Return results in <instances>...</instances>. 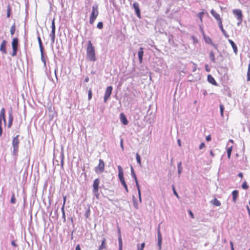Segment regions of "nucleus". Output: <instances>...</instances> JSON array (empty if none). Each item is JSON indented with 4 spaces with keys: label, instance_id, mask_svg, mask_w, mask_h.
Wrapping results in <instances>:
<instances>
[{
    "label": "nucleus",
    "instance_id": "58836bf2",
    "mask_svg": "<svg viewBox=\"0 0 250 250\" xmlns=\"http://www.w3.org/2000/svg\"><path fill=\"white\" fill-rule=\"evenodd\" d=\"M11 8L10 5H8L7 9V17L9 18L11 15Z\"/></svg>",
    "mask_w": 250,
    "mask_h": 250
},
{
    "label": "nucleus",
    "instance_id": "a211bd4d",
    "mask_svg": "<svg viewBox=\"0 0 250 250\" xmlns=\"http://www.w3.org/2000/svg\"><path fill=\"white\" fill-rule=\"evenodd\" d=\"M13 121V117L12 115V112H10L9 113V117H8V127L10 128L12 125V123Z\"/></svg>",
    "mask_w": 250,
    "mask_h": 250
},
{
    "label": "nucleus",
    "instance_id": "79ce46f5",
    "mask_svg": "<svg viewBox=\"0 0 250 250\" xmlns=\"http://www.w3.org/2000/svg\"><path fill=\"white\" fill-rule=\"evenodd\" d=\"M136 158L137 162L141 165V157L138 153L136 154Z\"/></svg>",
    "mask_w": 250,
    "mask_h": 250
},
{
    "label": "nucleus",
    "instance_id": "b1692460",
    "mask_svg": "<svg viewBox=\"0 0 250 250\" xmlns=\"http://www.w3.org/2000/svg\"><path fill=\"white\" fill-rule=\"evenodd\" d=\"M177 168H178V175H179V177H180V175L182 172V170H183V167L182 166V162H180L178 163Z\"/></svg>",
    "mask_w": 250,
    "mask_h": 250
},
{
    "label": "nucleus",
    "instance_id": "de8ad7c7",
    "mask_svg": "<svg viewBox=\"0 0 250 250\" xmlns=\"http://www.w3.org/2000/svg\"><path fill=\"white\" fill-rule=\"evenodd\" d=\"M93 193H94V195L96 197L97 199L99 198L100 193H99V190H95L92 191Z\"/></svg>",
    "mask_w": 250,
    "mask_h": 250
},
{
    "label": "nucleus",
    "instance_id": "c756f323",
    "mask_svg": "<svg viewBox=\"0 0 250 250\" xmlns=\"http://www.w3.org/2000/svg\"><path fill=\"white\" fill-rule=\"evenodd\" d=\"M49 36L51 38V43H54L55 39V32L51 31V33L49 35Z\"/></svg>",
    "mask_w": 250,
    "mask_h": 250
},
{
    "label": "nucleus",
    "instance_id": "7c9ffc66",
    "mask_svg": "<svg viewBox=\"0 0 250 250\" xmlns=\"http://www.w3.org/2000/svg\"><path fill=\"white\" fill-rule=\"evenodd\" d=\"M16 30V24L15 23H13V24L11 26L10 28V34L12 36L14 34Z\"/></svg>",
    "mask_w": 250,
    "mask_h": 250
},
{
    "label": "nucleus",
    "instance_id": "c9c22d12",
    "mask_svg": "<svg viewBox=\"0 0 250 250\" xmlns=\"http://www.w3.org/2000/svg\"><path fill=\"white\" fill-rule=\"evenodd\" d=\"M16 202V199L15 198V193L14 192L12 193V197H11V200H10V203L11 204H15Z\"/></svg>",
    "mask_w": 250,
    "mask_h": 250
},
{
    "label": "nucleus",
    "instance_id": "ddd939ff",
    "mask_svg": "<svg viewBox=\"0 0 250 250\" xmlns=\"http://www.w3.org/2000/svg\"><path fill=\"white\" fill-rule=\"evenodd\" d=\"M118 172H119L118 176H119L120 181L122 180V179L124 180V172H123V170L122 167L121 166H118Z\"/></svg>",
    "mask_w": 250,
    "mask_h": 250
},
{
    "label": "nucleus",
    "instance_id": "aec40b11",
    "mask_svg": "<svg viewBox=\"0 0 250 250\" xmlns=\"http://www.w3.org/2000/svg\"><path fill=\"white\" fill-rule=\"evenodd\" d=\"M202 31L203 32L204 41L206 42V43H207L208 44L212 43V40H211V38L205 35V34L204 33V32L203 29H202Z\"/></svg>",
    "mask_w": 250,
    "mask_h": 250
},
{
    "label": "nucleus",
    "instance_id": "f03ea898",
    "mask_svg": "<svg viewBox=\"0 0 250 250\" xmlns=\"http://www.w3.org/2000/svg\"><path fill=\"white\" fill-rule=\"evenodd\" d=\"M19 135H17L14 137L12 140V146L13 148L12 155L17 156L19 152L20 141L19 139Z\"/></svg>",
    "mask_w": 250,
    "mask_h": 250
},
{
    "label": "nucleus",
    "instance_id": "13d9d810",
    "mask_svg": "<svg viewBox=\"0 0 250 250\" xmlns=\"http://www.w3.org/2000/svg\"><path fill=\"white\" fill-rule=\"evenodd\" d=\"M214 48L215 49L218 50V45L217 44H214L212 42V43H210Z\"/></svg>",
    "mask_w": 250,
    "mask_h": 250
},
{
    "label": "nucleus",
    "instance_id": "774afa93",
    "mask_svg": "<svg viewBox=\"0 0 250 250\" xmlns=\"http://www.w3.org/2000/svg\"><path fill=\"white\" fill-rule=\"evenodd\" d=\"M205 69L207 72H209L210 71V69L208 68V65L207 64L205 65Z\"/></svg>",
    "mask_w": 250,
    "mask_h": 250
},
{
    "label": "nucleus",
    "instance_id": "a19ab883",
    "mask_svg": "<svg viewBox=\"0 0 250 250\" xmlns=\"http://www.w3.org/2000/svg\"><path fill=\"white\" fill-rule=\"evenodd\" d=\"M13 52L11 54V56L12 57H14L17 55V51H18V48L14 47L12 48Z\"/></svg>",
    "mask_w": 250,
    "mask_h": 250
},
{
    "label": "nucleus",
    "instance_id": "39448f33",
    "mask_svg": "<svg viewBox=\"0 0 250 250\" xmlns=\"http://www.w3.org/2000/svg\"><path fill=\"white\" fill-rule=\"evenodd\" d=\"M113 88L111 86H108L105 90L104 95V102L105 103H106L107 100L110 97Z\"/></svg>",
    "mask_w": 250,
    "mask_h": 250
},
{
    "label": "nucleus",
    "instance_id": "dca6fc26",
    "mask_svg": "<svg viewBox=\"0 0 250 250\" xmlns=\"http://www.w3.org/2000/svg\"><path fill=\"white\" fill-rule=\"evenodd\" d=\"M6 41L5 40H3L0 46V50L4 54H6L7 53L6 50Z\"/></svg>",
    "mask_w": 250,
    "mask_h": 250
},
{
    "label": "nucleus",
    "instance_id": "2eb2a0df",
    "mask_svg": "<svg viewBox=\"0 0 250 250\" xmlns=\"http://www.w3.org/2000/svg\"><path fill=\"white\" fill-rule=\"evenodd\" d=\"M228 41L229 42V43L231 44L234 53L235 54H237L238 53V49H237V45L235 44L234 42L233 41H232L231 40L229 39Z\"/></svg>",
    "mask_w": 250,
    "mask_h": 250
},
{
    "label": "nucleus",
    "instance_id": "9d476101",
    "mask_svg": "<svg viewBox=\"0 0 250 250\" xmlns=\"http://www.w3.org/2000/svg\"><path fill=\"white\" fill-rule=\"evenodd\" d=\"M100 183V181L99 178H97L94 180L92 185V191L99 190Z\"/></svg>",
    "mask_w": 250,
    "mask_h": 250
},
{
    "label": "nucleus",
    "instance_id": "69168bd1",
    "mask_svg": "<svg viewBox=\"0 0 250 250\" xmlns=\"http://www.w3.org/2000/svg\"><path fill=\"white\" fill-rule=\"evenodd\" d=\"M75 250H81L80 245H77L76 246Z\"/></svg>",
    "mask_w": 250,
    "mask_h": 250
},
{
    "label": "nucleus",
    "instance_id": "cd10ccee",
    "mask_svg": "<svg viewBox=\"0 0 250 250\" xmlns=\"http://www.w3.org/2000/svg\"><path fill=\"white\" fill-rule=\"evenodd\" d=\"M132 200H133V206H134V208L137 209H138V208H139L138 204L136 198H135V197L134 195H133V196H132Z\"/></svg>",
    "mask_w": 250,
    "mask_h": 250
},
{
    "label": "nucleus",
    "instance_id": "0eeeda50",
    "mask_svg": "<svg viewBox=\"0 0 250 250\" xmlns=\"http://www.w3.org/2000/svg\"><path fill=\"white\" fill-rule=\"evenodd\" d=\"M2 120L3 121L4 125H6V119L5 117V109L2 108L0 112V127H2Z\"/></svg>",
    "mask_w": 250,
    "mask_h": 250
},
{
    "label": "nucleus",
    "instance_id": "4d7b16f0",
    "mask_svg": "<svg viewBox=\"0 0 250 250\" xmlns=\"http://www.w3.org/2000/svg\"><path fill=\"white\" fill-rule=\"evenodd\" d=\"M120 146L122 147V149L124 150V146H123V139H121L120 140Z\"/></svg>",
    "mask_w": 250,
    "mask_h": 250
},
{
    "label": "nucleus",
    "instance_id": "5fc2aeb1",
    "mask_svg": "<svg viewBox=\"0 0 250 250\" xmlns=\"http://www.w3.org/2000/svg\"><path fill=\"white\" fill-rule=\"evenodd\" d=\"M205 145L204 143H201L199 146V149H203L205 147Z\"/></svg>",
    "mask_w": 250,
    "mask_h": 250
},
{
    "label": "nucleus",
    "instance_id": "473e14b6",
    "mask_svg": "<svg viewBox=\"0 0 250 250\" xmlns=\"http://www.w3.org/2000/svg\"><path fill=\"white\" fill-rule=\"evenodd\" d=\"M232 146H231L229 147L227 149V156H228L229 159L230 158L231 154V152H232Z\"/></svg>",
    "mask_w": 250,
    "mask_h": 250
},
{
    "label": "nucleus",
    "instance_id": "49530a36",
    "mask_svg": "<svg viewBox=\"0 0 250 250\" xmlns=\"http://www.w3.org/2000/svg\"><path fill=\"white\" fill-rule=\"evenodd\" d=\"M90 208H88L85 212L84 213V216L86 218H88L89 216L90 215Z\"/></svg>",
    "mask_w": 250,
    "mask_h": 250
},
{
    "label": "nucleus",
    "instance_id": "bb28decb",
    "mask_svg": "<svg viewBox=\"0 0 250 250\" xmlns=\"http://www.w3.org/2000/svg\"><path fill=\"white\" fill-rule=\"evenodd\" d=\"M211 203L215 206H220L221 205L220 202L217 199V198H214L213 200L211 201Z\"/></svg>",
    "mask_w": 250,
    "mask_h": 250
},
{
    "label": "nucleus",
    "instance_id": "5701e85b",
    "mask_svg": "<svg viewBox=\"0 0 250 250\" xmlns=\"http://www.w3.org/2000/svg\"><path fill=\"white\" fill-rule=\"evenodd\" d=\"M38 42H39V47H40V51H42V50H44L43 46V45H42V41L41 40V38L40 37L39 32H38Z\"/></svg>",
    "mask_w": 250,
    "mask_h": 250
},
{
    "label": "nucleus",
    "instance_id": "72a5a7b5",
    "mask_svg": "<svg viewBox=\"0 0 250 250\" xmlns=\"http://www.w3.org/2000/svg\"><path fill=\"white\" fill-rule=\"evenodd\" d=\"M131 175L132 177L135 180H137V176L136 175L135 171L133 169V167H131Z\"/></svg>",
    "mask_w": 250,
    "mask_h": 250
},
{
    "label": "nucleus",
    "instance_id": "2f4dec72",
    "mask_svg": "<svg viewBox=\"0 0 250 250\" xmlns=\"http://www.w3.org/2000/svg\"><path fill=\"white\" fill-rule=\"evenodd\" d=\"M41 60L43 62L44 66L46 67V61L44 56V50H42V51H41Z\"/></svg>",
    "mask_w": 250,
    "mask_h": 250
},
{
    "label": "nucleus",
    "instance_id": "f257e3e1",
    "mask_svg": "<svg viewBox=\"0 0 250 250\" xmlns=\"http://www.w3.org/2000/svg\"><path fill=\"white\" fill-rule=\"evenodd\" d=\"M86 58L91 62H95L96 60L95 48L90 41L88 42L86 48Z\"/></svg>",
    "mask_w": 250,
    "mask_h": 250
},
{
    "label": "nucleus",
    "instance_id": "3c124183",
    "mask_svg": "<svg viewBox=\"0 0 250 250\" xmlns=\"http://www.w3.org/2000/svg\"><path fill=\"white\" fill-rule=\"evenodd\" d=\"M97 27L98 28L101 29L103 28V23L102 21L99 22L97 24Z\"/></svg>",
    "mask_w": 250,
    "mask_h": 250
},
{
    "label": "nucleus",
    "instance_id": "bf43d9fd",
    "mask_svg": "<svg viewBox=\"0 0 250 250\" xmlns=\"http://www.w3.org/2000/svg\"><path fill=\"white\" fill-rule=\"evenodd\" d=\"M206 139L208 142L210 141L211 139V136L210 135H208V136L206 137Z\"/></svg>",
    "mask_w": 250,
    "mask_h": 250
},
{
    "label": "nucleus",
    "instance_id": "a18cd8bd",
    "mask_svg": "<svg viewBox=\"0 0 250 250\" xmlns=\"http://www.w3.org/2000/svg\"><path fill=\"white\" fill-rule=\"evenodd\" d=\"M205 14V12L204 11H202L201 12H200L199 14H198V17L200 19L201 21H202V19H203V15Z\"/></svg>",
    "mask_w": 250,
    "mask_h": 250
},
{
    "label": "nucleus",
    "instance_id": "1a4fd4ad",
    "mask_svg": "<svg viewBox=\"0 0 250 250\" xmlns=\"http://www.w3.org/2000/svg\"><path fill=\"white\" fill-rule=\"evenodd\" d=\"M233 14L236 16L237 20H241L243 19V14L241 10L240 9H234L233 10Z\"/></svg>",
    "mask_w": 250,
    "mask_h": 250
},
{
    "label": "nucleus",
    "instance_id": "20e7f679",
    "mask_svg": "<svg viewBox=\"0 0 250 250\" xmlns=\"http://www.w3.org/2000/svg\"><path fill=\"white\" fill-rule=\"evenodd\" d=\"M104 170V163L103 160H99V164L95 168V171L97 173H102Z\"/></svg>",
    "mask_w": 250,
    "mask_h": 250
},
{
    "label": "nucleus",
    "instance_id": "7ed1b4c3",
    "mask_svg": "<svg viewBox=\"0 0 250 250\" xmlns=\"http://www.w3.org/2000/svg\"><path fill=\"white\" fill-rule=\"evenodd\" d=\"M99 12L98 9V5H94L92 6V10L90 16L89 23L93 24L98 15Z\"/></svg>",
    "mask_w": 250,
    "mask_h": 250
},
{
    "label": "nucleus",
    "instance_id": "0e129e2a",
    "mask_svg": "<svg viewBox=\"0 0 250 250\" xmlns=\"http://www.w3.org/2000/svg\"><path fill=\"white\" fill-rule=\"evenodd\" d=\"M53 164H56V165L59 166V161L57 160H54Z\"/></svg>",
    "mask_w": 250,
    "mask_h": 250
},
{
    "label": "nucleus",
    "instance_id": "c03bdc74",
    "mask_svg": "<svg viewBox=\"0 0 250 250\" xmlns=\"http://www.w3.org/2000/svg\"><path fill=\"white\" fill-rule=\"evenodd\" d=\"M172 190L173 192V194L176 196V197L178 199H179V196L178 194L177 193V192H176L174 185H172Z\"/></svg>",
    "mask_w": 250,
    "mask_h": 250
},
{
    "label": "nucleus",
    "instance_id": "a878e982",
    "mask_svg": "<svg viewBox=\"0 0 250 250\" xmlns=\"http://www.w3.org/2000/svg\"><path fill=\"white\" fill-rule=\"evenodd\" d=\"M60 158V160H61V167H62V168H63V164H64V154H63V152L62 151L61 152Z\"/></svg>",
    "mask_w": 250,
    "mask_h": 250
},
{
    "label": "nucleus",
    "instance_id": "e2e57ef3",
    "mask_svg": "<svg viewBox=\"0 0 250 250\" xmlns=\"http://www.w3.org/2000/svg\"><path fill=\"white\" fill-rule=\"evenodd\" d=\"M11 244L13 246L15 247H17V245L16 244L15 241H12L11 242Z\"/></svg>",
    "mask_w": 250,
    "mask_h": 250
},
{
    "label": "nucleus",
    "instance_id": "37998d69",
    "mask_svg": "<svg viewBox=\"0 0 250 250\" xmlns=\"http://www.w3.org/2000/svg\"><path fill=\"white\" fill-rule=\"evenodd\" d=\"M242 188L244 189H247L249 188V186L247 185L246 181H244L242 185Z\"/></svg>",
    "mask_w": 250,
    "mask_h": 250
},
{
    "label": "nucleus",
    "instance_id": "c85d7f7f",
    "mask_svg": "<svg viewBox=\"0 0 250 250\" xmlns=\"http://www.w3.org/2000/svg\"><path fill=\"white\" fill-rule=\"evenodd\" d=\"M118 241H119V250H122L123 248V242L121 238V235L120 234L118 236Z\"/></svg>",
    "mask_w": 250,
    "mask_h": 250
},
{
    "label": "nucleus",
    "instance_id": "6e6552de",
    "mask_svg": "<svg viewBox=\"0 0 250 250\" xmlns=\"http://www.w3.org/2000/svg\"><path fill=\"white\" fill-rule=\"evenodd\" d=\"M133 7L135 10V13L137 16L140 18H141V12L139 8V3L137 2H135L133 3Z\"/></svg>",
    "mask_w": 250,
    "mask_h": 250
},
{
    "label": "nucleus",
    "instance_id": "052dcab7",
    "mask_svg": "<svg viewBox=\"0 0 250 250\" xmlns=\"http://www.w3.org/2000/svg\"><path fill=\"white\" fill-rule=\"evenodd\" d=\"M237 20L238 21V22L237 23V26H239L242 23L243 19H241V20Z\"/></svg>",
    "mask_w": 250,
    "mask_h": 250
},
{
    "label": "nucleus",
    "instance_id": "864d4df0",
    "mask_svg": "<svg viewBox=\"0 0 250 250\" xmlns=\"http://www.w3.org/2000/svg\"><path fill=\"white\" fill-rule=\"evenodd\" d=\"M138 197H139V201L140 203H142V198H141V192H138Z\"/></svg>",
    "mask_w": 250,
    "mask_h": 250
},
{
    "label": "nucleus",
    "instance_id": "603ef678",
    "mask_svg": "<svg viewBox=\"0 0 250 250\" xmlns=\"http://www.w3.org/2000/svg\"><path fill=\"white\" fill-rule=\"evenodd\" d=\"M219 107H220V112H224V105L222 104H220Z\"/></svg>",
    "mask_w": 250,
    "mask_h": 250
},
{
    "label": "nucleus",
    "instance_id": "393cba45",
    "mask_svg": "<svg viewBox=\"0 0 250 250\" xmlns=\"http://www.w3.org/2000/svg\"><path fill=\"white\" fill-rule=\"evenodd\" d=\"M209 59L210 60V61L215 63V56H214V52H213V51H210L209 53Z\"/></svg>",
    "mask_w": 250,
    "mask_h": 250
},
{
    "label": "nucleus",
    "instance_id": "f3484780",
    "mask_svg": "<svg viewBox=\"0 0 250 250\" xmlns=\"http://www.w3.org/2000/svg\"><path fill=\"white\" fill-rule=\"evenodd\" d=\"M208 82L214 85H217V83L215 81L214 78L210 74L208 75Z\"/></svg>",
    "mask_w": 250,
    "mask_h": 250
},
{
    "label": "nucleus",
    "instance_id": "e433bc0d",
    "mask_svg": "<svg viewBox=\"0 0 250 250\" xmlns=\"http://www.w3.org/2000/svg\"><path fill=\"white\" fill-rule=\"evenodd\" d=\"M247 80L248 82L250 81V63H249L248 65Z\"/></svg>",
    "mask_w": 250,
    "mask_h": 250
},
{
    "label": "nucleus",
    "instance_id": "9b49d317",
    "mask_svg": "<svg viewBox=\"0 0 250 250\" xmlns=\"http://www.w3.org/2000/svg\"><path fill=\"white\" fill-rule=\"evenodd\" d=\"M210 12L212 16L218 21V23H220V22H222V20L221 18L220 15L217 13L215 11H214L213 9H212Z\"/></svg>",
    "mask_w": 250,
    "mask_h": 250
},
{
    "label": "nucleus",
    "instance_id": "ea45409f",
    "mask_svg": "<svg viewBox=\"0 0 250 250\" xmlns=\"http://www.w3.org/2000/svg\"><path fill=\"white\" fill-rule=\"evenodd\" d=\"M105 242V239H104L102 242V244H101V246L99 248V250H102L103 249L105 248V246H104Z\"/></svg>",
    "mask_w": 250,
    "mask_h": 250
},
{
    "label": "nucleus",
    "instance_id": "6ab92c4d",
    "mask_svg": "<svg viewBox=\"0 0 250 250\" xmlns=\"http://www.w3.org/2000/svg\"><path fill=\"white\" fill-rule=\"evenodd\" d=\"M218 25L224 36L226 38H229V35L227 34L225 30L223 28L222 22H220V23H218Z\"/></svg>",
    "mask_w": 250,
    "mask_h": 250
},
{
    "label": "nucleus",
    "instance_id": "4be33fe9",
    "mask_svg": "<svg viewBox=\"0 0 250 250\" xmlns=\"http://www.w3.org/2000/svg\"><path fill=\"white\" fill-rule=\"evenodd\" d=\"M19 44V40L17 38H15L13 39L12 42V47L18 48Z\"/></svg>",
    "mask_w": 250,
    "mask_h": 250
},
{
    "label": "nucleus",
    "instance_id": "680f3d73",
    "mask_svg": "<svg viewBox=\"0 0 250 250\" xmlns=\"http://www.w3.org/2000/svg\"><path fill=\"white\" fill-rule=\"evenodd\" d=\"M62 217L63 219V221L65 222L66 221V218H65V212L62 213Z\"/></svg>",
    "mask_w": 250,
    "mask_h": 250
},
{
    "label": "nucleus",
    "instance_id": "412c9836",
    "mask_svg": "<svg viewBox=\"0 0 250 250\" xmlns=\"http://www.w3.org/2000/svg\"><path fill=\"white\" fill-rule=\"evenodd\" d=\"M238 193H239V192H238V190H234L232 192L231 194L232 195V200H233V202H234V203L236 202V199L238 196Z\"/></svg>",
    "mask_w": 250,
    "mask_h": 250
},
{
    "label": "nucleus",
    "instance_id": "8fccbe9b",
    "mask_svg": "<svg viewBox=\"0 0 250 250\" xmlns=\"http://www.w3.org/2000/svg\"><path fill=\"white\" fill-rule=\"evenodd\" d=\"M92 96V90H91V89H90L88 90V100H90L91 99Z\"/></svg>",
    "mask_w": 250,
    "mask_h": 250
},
{
    "label": "nucleus",
    "instance_id": "f704fd0d",
    "mask_svg": "<svg viewBox=\"0 0 250 250\" xmlns=\"http://www.w3.org/2000/svg\"><path fill=\"white\" fill-rule=\"evenodd\" d=\"M120 182H121V184H122V185L123 186V187L125 188V189L126 191L127 192H128V190L127 186V185L126 184V183H125V179H124V180H123V179H122V180H121V181H120Z\"/></svg>",
    "mask_w": 250,
    "mask_h": 250
},
{
    "label": "nucleus",
    "instance_id": "338daca9",
    "mask_svg": "<svg viewBox=\"0 0 250 250\" xmlns=\"http://www.w3.org/2000/svg\"><path fill=\"white\" fill-rule=\"evenodd\" d=\"M238 176L242 178H243V173L242 172H240L238 174Z\"/></svg>",
    "mask_w": 250,
    "mask_h": 250
},
{
    "label": "nucleus",
    "instance_id": "6e6d98bb",
    "mask_svg": "<svg viewBox=\"0 0 250 250\" xmlns=\"http://www.w3.org/2000/svg\"><path fill=\"white\" fill-rule=\"evenodd\" d=\"M188 214L191 216V217L193 218H194V214H193V212L190 210H189L188 211Z\"/></svg>",
    "mask_w": 250,
    "mask_h": 250
},
{
    "label": "nucleus",
    "instance_id": "4468645a",
    "mask_svg": "<svg viewBox=\"0 0 250 250\" xmlns=\"http://www.w3.org/2000/svg\"><path fill=\"white\" fill-rule=\"evenodd\" d=\"M143 48L141 47L139 48L138 52V58L139 60L140 63H142L143 61V57L144 55V50Z\"/></svg>",
    "mask_w": 250,
    "mask_h": 250
},
{
    "label": "nucleus",
    "instance_id": "4c0bfd02",
    "mask_svg": "<svg viewBox=\"0 0 250 250\" xmlns=\"http://www.w3.org/2000/svg\"><path fill=\"white\" fill-rule=\"evenodd\" d=\"M51 28H52L51 31L55 32L56 28H55V19H53V20L52 21Z\"/></svg>",
    "mask_w": 250,
    "mask_h": 250
},
{
    "label": "nucleus",
    "instance_id": "09e8293b",
    "mask_svg": "<svg viewBox=\"0 0 250 250\" xmlns=\"http://www.w3.org/2000/svg\"><path fill=\"white\" fill-rule=\"evenodd\" d=\"M135 181L136 186V188H137V189L138 190V192H141V189H140V186H139L138 180H135Z\"/></svg>",
    "mask_w": 250,
    "mask_h": 250
},
{
    "label": "nucleus",
    "instance_id": "f8f14e48",
    "mask_svg": "<svg viewBox=\"0 0 250 250\" xmlns=\"http://www.w3.org/2000/svg\"><path fill=\"white\" fill-rule=\"evenodd\" d=\"M120 120L122 123L124 125H127L128 123L126 116L123 113L120 114Z\"/></svg>",
    "mask_w": 250,
    "mask_h": 250
},
{
    "label": "nucleus",
    "instance_id": "423d86ee",
    "mask_svg": "<svg viewBox=\"0 0 250 250\" xmlns=\"http://www.w3.org/2000/svg\"><path fill=\"white\" fill-rule=\"evenodd\" d=\"M157 237H158V242L157 245L159 247V250H161L162 249V236L160 231V225H159L157 228Z\"/></svg>",
    "mask_w": 250,
    "mask_h": 250
}]
</instances>
